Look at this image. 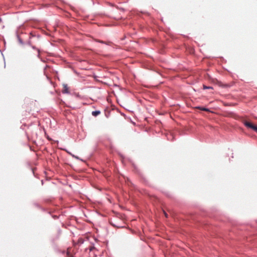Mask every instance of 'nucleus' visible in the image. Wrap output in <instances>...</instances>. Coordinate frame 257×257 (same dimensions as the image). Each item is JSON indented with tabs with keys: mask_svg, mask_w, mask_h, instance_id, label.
I'll return each mask as SVG.
<instances>
[{
	"mask_svg": "<svg viewBox=\"0 0 257 257\" xmlns=\"http://www.w3.org/2000/svg\"><path fill=\"white\" fill-rule=\"evenodd\" d=\"M243 124L244 125L249 128L252 129L255 132L257 133V126L252 124V123L248 122L247 121H243Z\"/></svg>",
	"mask_w": 257,
	"mask_h": 257,
	"instance_id": "obj_1",
	"label": "nucleus"
},
{
	"mask_svg": "<svg viewBox=\"0 0 257 257\" xmlns=\"http://www.w3.org/2000/svg\"><path fill=\"white\" fill-rule=\"evenodd\" d=\"M62 91L63 93H68L69 92V87H68L67 84L63 85V89Z\"/></svg>",
	"mask_w": 257,
	"mask_h": 257,
	"instance_id": "obj_2",
	"label": "nucleus"
},
{
	"mask_svg": "<svg viewBox=\"0 0 257 257\" xmlns=\"http://www.w3.org/2000/svg\"><path fill=\"white\" fill-rule=\"evenodd\" d=\"M100 113V112L99 110L94 111H92V114L94 116H96Z\"/></svg>",
	"mask_w": 257,
	"mask_h": 257,
	"instance_id": "obj_3",
	"label": "nucleus"
},
{
	"mask_svg": "<svg viewBox=\"0 0 257 257\" xmlns=\"http://www.w3.org/2000/svg\"><path fill=\"white\" fill-rule=\"evenodd\" d=\"M84 242V240L82 238H79L77 242V244H81Z\"/></svg>",
	"mask_w": 257,
	"mask_h": 257,
	"instance_id": "obj_4",
	"label": "nucleus"
},
{
	"mask_svg": "<svg viewBox=\"0 0 257 257\" xmlns=\"http://www.w3.org/2000/svg\"><path fill=\"white\" fill-rule=\"evenodd\" d=\"M198 108L202 110H203V111H209V110L208 109V108H205V107H198Z\"/></svg>",
	"mask_w": 257,
	"mask_h": 257,
	"instance_id": "obj_5",
	"label": "nucleus"
},
{
	"mask_svg": "<svg viewBox=\"0 0 257 257\" xmlns=\"http://www.w3.org/2000/svg\"><path fill=\"white\" fill-rule=\"evenodd\" d=\"M96 42H99V43H101L102 44H108V42H104L103 41H101V40H96Z\"/></svg>",
	"mask_w": 257,
	"mask_h": 257,
	"instance_id": "obj_6",
	"label": "nucleus"
},
{
	"mask_svg": "<svg viewBox=\"0 0 257 257\" xmlns=\"http://www.w3.org/2000/svg\"><path fill=\"white\" fill-rule=\"evenodd\" d=\"M203 88L204 89H212V87H210V86H206L205 85H203Z\"/></svg>",
	"mask_w": 257,
	"mask_h": 257,
	"instance_id": "obj_7",
	"label": "nucleus"
},
{
	"mask_svg": "<svg viewBox=\"0 0 257 257\" xmlns=\"http://www.w3.org/2000/svg\"><path fill=\"white\" fill-rule=\"evenodd\" d=\"M163 212L166 217H168V214H167V213L165 211H163Z\"/></svg>",
	"mask_w": 257,
	"mask_h": 257,
	"instance_id": "obj_8",
	"label": "nucleus"
}]
</instances>
